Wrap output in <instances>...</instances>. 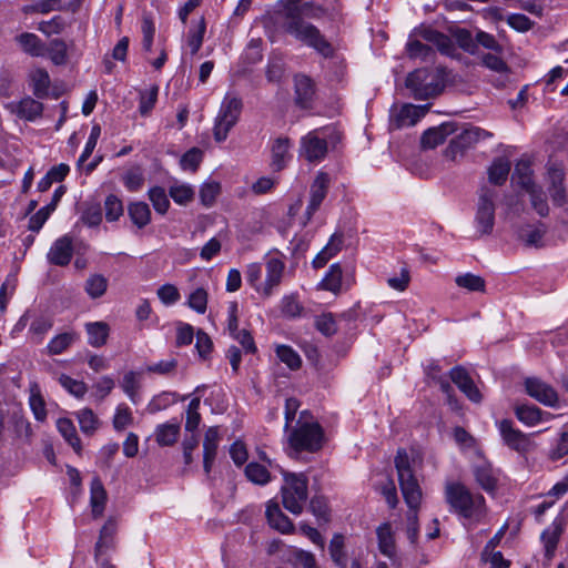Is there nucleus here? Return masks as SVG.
<instances>
[{
    "label": "nucleus",
    "mask_w": 568,
    "mask_h": 568,
    "mask_svg": "<svg viewBox=\"0 0 568 568\" xmlns=\"http://www.w3.org/2000/svg\"><path fill=\"white\" fill-rule=\"evenodd\" d=\"M509 171V161L504 158H498L488 169V179L493 184L501 185L506 182Z\"/></svg>",
    "instance_id": "e433bc0d"
},
{
    "label": "nucleus",
    "mask_w": 568,
    "mask_h": 568,
    "mask_svg": "<svg viewBox=\"0 0 568 568\" xmlns=\"http://www.w3.org/2000/svg\"><path fill=\"white\" fill-rule=\"evenodd\" d=\"M343 272L339 263H334L329 266L327 273L318 284L320 288L324 291L338 294L342 288Z\"/></svg>",
    "instance_id": "2f4dec72"
},
{
    "label": "nucleus",
    "mask_w": 568,
    "mask_h": 568,
    "mask_svg": "<svg viewBox=\"0 0 568 568\" xmlns=\"http://www.w3.org/2000/svg\"><path fill=\"white\" fill-rule=\"evenodd\" d=\"M65 28V21L61 16H54L48 21H41L38 24V30L47 37L59 34Z\"/></svg>",
    "instance_id": "338daca9"
},
{
    "label": "nucleus",
    "mask_w": 568,
    "mask_h": 568,
    "mask_svg": "<svg viewBox=\"0 0 568 568\" xmlns=\"http://www.w3.org/2000/svg\"><path fill=\"white\" fill-rule=\"evenodd\" d=\"M527 394L546 406H556L558 402L557 392L548 384L536 377L525 381Z\"/></svg>",
    "instance_id": "4468645a"
},
{
    "label": "nucleus",
    "mask_w": 568,
    "mask_h": 568,
    "mask_svg": "<svg viewBox=\"0 0 568 568\" xmlns=\"http://www.w3.org/2000/svg\"><path fill=\"white\" fill-rule=\"evenodd\" d=\"M245 476L251 483L261 486L268 484L272 479L266 466L255 462H251L246 465Z\"/></svg>",
    "instance_id": "a19ab883"
},
{
    "label": "nucleus",
    "mask_w": 568,
    "mask_h": 568,
    "mask_svg": "<svg viewBox=\"0 0 568 568\" xmlns=\"http://www.w3.org/2000/svg\"><path fill=\"white\" fill-rule=\"evenodd\" d=\"M116 532V523L108 519L100 530L99 539L95 544V558L101 559L102 554L106 552L113 546L114 535Z\"/></svg>",
    "instance_id": "cd10ccee"
},
{
    "label": "nucleus",
    "mask_w": 568,
    "mask_h": 568,
    "mask_svg": "<svg viewBox=\"0 0 568 568\" xmlns=\"http://www.w3.org/2000/svg\"><path fill=\"white\" fill-rule=\"evenodd\" d=\"M284 484L281 488L283 506L292 514L303 511L308 498V480L302 473L282 470Z\"/></svg>",
    "instance_id": "20e7f679"
},
{
    "label": "nucleus",
    "mask_w": 568,
    "mask_h": 568,
    "mask_svg": "<svg viewBox=\"0 0 568 568\" xmlns=\"http://www.w3.org/2000/svg\"><path fill=\"white\" fill-rule=\"evenodd\" d=\"M72 255V239L69 235H63L53 242L47 258L53 265L64 266L70 263Z\"/></svg>",
    "instance_id": "dca6fc26"
},
{
    "label": "nucleus",
    "mask_w": 568,
    "mask_h": 568,
    "mask_svg": "<svg viewBox=\"0 0 568 568\" xmlns=\"http://www.w3.org/2000/svg\"><path fill=\"white\" fill-rule=\"evenodd\" d=\"M265 515L268 525L278 530L282 534H288L293 530V524L280 509L278 505L273 501H268L266 505Z\"/></svg>",
    "instance_id": "5701e85b"
},
{
    "label": "nucleus",
    "mask_w": 568,
    "mask_h": 568,
    "mask_svg": "<svg viewBox=\"0 0 568 568\" xmlns=\"http://www.w3.org/2000/svg\"><path fill=\"white\" fill-rule=\"evenodd\" d=\"M30 81L33 94L37 98H44L48 95L50 88V77L44 69H36L30 73Z\"/></svg>",
    "instance_id": "c9c22d12"
},
{
    "label": "nucleus",
    "mask_w": 568,
    "mask_h": 568,
    "mask_svg": "<svg viewBox=\"0 0 568 568\" xmlns=\"http://www.w3.org/2000/svg\"><path fill=\"white\" fill-rule=\"evenodd\" d=\"M205 31L206 22L205 19L202 17L196 22V24L189 30L187 33V45L190 48L191 54H196L200 51L203 43Z\"/></svg>",
    "instance_id": "79ce46f5"
},
{
    "label": "nucleus",
    "mask_w": 568,
    "mask_h": 568,
    "mask_svg": "<svg viewBox=\"0 0 568 568\" xmlns=\"http://www.w3.org/2000/svg\"><path fill=\"white\" fill-rule=\"evenodd\" d=\"M477 484L487 493H493L497 488L498 477L490 465L477 466L474 470Z\"/></svg>",
    "instance_id": "473e14b6"
},
{
    "label": "nucleus",
    "mask_w": 568,
    "mask_h": 568,
    "mask_svg": "<svg viewBox=\"0 0 568 568\" xmlns=\"http://www.w3.org/2000/svg\"><path fill=\"white\" fill-rule=\"evenodd\" d=\"M561 530L558 525H552L545 529L541 534V541L545 547V555L548 559H551L557 548Z\"/></svg>",
    "instance_id": "49530a36"
},
{
    "label": "nucleus",
    "mask_w": 568,
    "mask_h": 568,
    "mask_svg": "<svg viewBox=\"0 0 568 568\" xmlns=\"http://www.w3.org/2000/svg\"><path fill=\"white\" fill-rule=\"evenodd\" d=\"M376 535L381 554L393 559L396 556V542L390 525L385 523L378 526Z\"/></svg>",
    "instance_id": "393cba45"
},
{
    "label": "nucleus",
    "mask_w": 568,
    "mask_h": 568,
    "mask_svg": "<svg viewBox=\"0 0 568 568\" xmlns=\"http://www.w3.org/2000/svg\"><path fill=\"white\" fill-rule=\"evenodd\" d=\"M399 487L409 509H418L422 501V490L413 473L409 457L405 449H398L395 457Z\"/></svg>",
    "instance_id": "39448f33"
},
{
    "label": "nucleus",
    "mask_w": 568,
    "mask_h": 568,
    "mask_svg": "<svg viewBox=\"0 0 568 568\" xmlns=\"http://www.w3.org/2000/svg\"><path fill=\"white\" fill-rule=\"evenodd\" d=\"M455 283L457 286L470 292L485 291V280L481 276L471 273H465L456 276Z\"/></svg>",
    "instance_id": "3c124183"
},
{
    "label": "nucleus",
    "mask_w": 568,
    "mask_h": 568,
    "mask_svg": "<svg viewBox=\"0 0 568 568\" xmlns=\"http://www.w3.org/2000/svg\"><path fill=\"white\" fill-rule=\"evenodd\" d=\"M511 181L514 184L520 186L525 191L537 185L532 180V170L528 160L520 159L516 163L511 175Z\"/></svg>",
    "instance_id": "bb28decb"
},
{
    "label": "nucleus",
    "mask_w": 568,
    "mask_h": 568,
    "mask_svg": "<svg viewBox=\"0 0 568 568\" xmlns=\"http://www.w3.org/2000/svg\"><path fill=\"white\" fill-rule=\"evenodd\" d=\"M424 37L428 41L433 42L443 54L450 57L454 55L456 48L449 37L437 31H427Z\"/></svg>",
    "instance_id": "a18cd8bd"
},
{
    "label": "nucleus",
    "mask_w": 568,
    "mask_h": 568,
    "mask_svg": "<svg viewBox=\"0 0 568 568\" xmlns=\"http://www.w3.org/2000/svg\"><path fill=\"white\" fill-rule=\"evenodd\" d=\"M449 375L453 383L468 397L469 400L474 403L481 402L483 397L478 387L475 385L474 381L464 367H454Z\"/></svg>",
    "instance_id": "2eb2a0df"
},
{
    "label": "nucleus",
    "mask_w": 568,
    "mask_h": 568,
    "mask_svg": "<svg viewBox=\"0 0 568 568\" xmlns=\"http://www.w3.org/2000/svg\"><path fill=\"white\" fill-rule=\"evenodd\" d=\"M10 109L19 118L24 119L27 121H33L41 115L43 105L41 102L32 98H24L19 103L11 104Z\"/></svg>",
    "instance_id": "a878e982"
},
{
    "label": "nucleus",
    "mask_w": 568,
    "mask_h": 568,
    "mask_svg": "<svg viewBox=\"0 0 568 568\" xmlns=\"http://www.w3.org/2000/svg\"><path fill=\"white\" fill-rule=\"evenodd\" d=\"M316 328L326 336H332L337 332V324L332 313H324L315 320Z\"/></svg>",
    "instance_id": "774afa93"
},
{
    "label": "nucleus",
    "mask_w": 568,
    "mask_h": 568,
    "mask_svg": "<svg viewBox=\"0 0 568 568\" xmlns=\"http://www.w3.org/2000/svg\"><path fill=\"white\" fill-rule=\"evenodd\" d=\"M428 111V105L405 104L395 116L396 128L415 125Z\"/></svg>",
    "instance_id": "412c9836"
},
{
    "label": "nucleus",
    "mask_w": 568,
    "mask_h": 568,
    "mask_svg": "<svg viewBox=\"0 0 568 568\" xmlns=\"http://www.w3.org/2000/svg\"><path fill=\"white\" fill-rule=\"evenodd\" d=\"M455 132L453 123H443L439 126L430 128L422 135V146L434 149L445 142L446 138Z\"/></svg>",
    "instance_id": "aec40b11"
},
{
    "label": "nucleus",
    "mask_w": 568,
    "mask_h": 568,
    "mask_svg": "<svg viewBox=\"0 0 568 568\" xmlns=\"http://www.w3.org/2000/svg\"><path fill=\"white\" fill-rule=\"evenodd\" d=\"M546 233L544 225L539 226H526L518 231V237L526 246L538 247L541 244V240Z\"/></svg>",
    "instance_id": "37998d69"
},
{
    "label": "nucleus",
    "mask_w": 568,
    "mask_h": 568,
    "mask_svg": "<svg viewBox=\"0 0 568 568\" xmlns=\"http://www.w3.org/2000/svg\"><path fill=\"white\" fill-rule=\"evenodd\" d=\"M445 499L452 511L473 524L480 523L487 514L484 496L471 493L462 483H447L445 486Z\"/></svg>",
    "instance_id": "f03ea898"
},
{
    "label": "nucleus",
    "mask_w": 568,
    "mask_h": 568,
    "mask_svg": "<svg viewBox=\"0 0 568 568\" xmlns=\"http://www.w3.org/2000/svg\"><path fill=\"white\" fill-rule=\"evenodd\" d=\"M405 84L416 100H426L443 91L444 80L438 71L417 69L407 75Z\"/></svg>",
    "instance_id": "423d86ee"
},
{
    "label": "nucleus",
    "mask_w": 568,
    "mask_h": 568,
    "mask_svg": "<svg viewBox=\"0 0 568 568\" xmlns=\"http://www.w3.org/2000/svg\"><path fill=\"white\" fill-rule=\"evenodd\" d=\"M515 413L517 418L527 426H535L542 420V412L536 406H518Z\"/></svg>",
    "instance_id": "de8ad7c7"
},
{
    "label": "nucleus",
    "mask_w": 568,
    "mask_h": 568,
    "mask_svg": "<svg viewBox=\"0 0 568 568\" xmlns=\"http://www.w3.org/2000/svg\"><path fill=\"white\" fill-rule=\"evenodd\" d=\"M104 211L109 222L118 221L123 214V203L116 195L110 194L104 201Z\"/></svg>",
    "instance_id": "e2e57ef3"
},
{
    "label": "nucleus",
    "mask_w": 568,
    "mask_h": 568,
    "mask_svg": "<svg viewBox=\"0 0 568 568\" xmlns=\"http://www.w3.org/2000/svg\"><path fill=\"white\" fill-rule=\"evenodd\" d=\"M209 292L204 287L193 290L186 300V305L197 314H204L207 308Z\"/></svg>",
    "instance_id": "c03bdc74"
},
{
    "label": "nucleus",
    "mask_w": 568,
    "mask_h": 568,
    "mask_svg": "<svg viewBox=\"0 0 568 568\" xmlns=\"http://www.w3.org/2000/svg\"><path fill=\"white\" fill-rule=\"evenodd\" d=\"M106 501V491L100 481V479L94 478L91 483V507L93 516L100 517L104 510Z\"/></svg>",
    "instance_id": "f704fd0d"
},
{
    "label": "nucleus",
    "mask_w": 568,
    "mask_h": 568,
    "mask_svg": "<svg viewBox=\"0 0 568 568\" xmlns=\"http://www.w3.org/2000/svg\"><path fill=\"white\" fill-rule=\"evenodd\" d=\"M344 244V236L341 233H334L328 243L322 248V251L314 257L312 265L314 268L323 267L331 258L341 252Z\"/></svg>",
    "instance_id": "4be33fe9"
},
{
    "label": "nucleus",
    "mask_w": 568,
    "mask_h": 568,
    "mask_svg": "<svg viewBox=\"0 0 568 568\" xmlns=\"http://www.w3.org/2000/svg\"><path fill=\"white\" fill-rule=\"evenodd\" d=\"M332 560L338 568H346L345 538L341 534H335L328 546Z\"/></svg>",
    "instance_id": "4c0bfd02"
},
{
    "label": "nucleus",
    "mask_w": 568,
    "mask_h": 568,
    "mask_svg": "<svg viewBox=\"0 0 568 568\" xmlns=\"http://www.w3.org/2000/svg\"><path fill=\"white\" fill-rule=\"evenodd\" d=\"M278 11L280 26L283 32L296 42L313 49L323 58H333L335 49L321 30L307 21L311 3L301 0H282Z\"/></svg>",
    "instance_id": "f257e3e1"
},
{
    "label": "nucleus",
    "mask_w": 568,
    "mask_h": 568,
    "mask_svg": "<svg viewBox=\"0 0 568 568\" xmlns=\"http://www.w3.org/2000/svg\"><path fill=\"white\" fill-rule=\"evenodd\" d=\"M220 434L217 427H210L204 435L203 440V467L206 474L211 471L216 457Z\"/></svg>",
    "instance_id": "6ab92c4d"
},
{
    "label": "nucleus",
    "mask_w": 568,
    "mask_h": 568,
    "mask_svg": "<svg viewBox=\"0 0 568 568\" xmlns=\"http://www.w3.org/2000/svg\"><path fill=\"white\" fill-rule=\"evenodd\" d=\"M295 101L302 108H308L315 94L314 83L310 77L298 74L294 79Z\"/></svg>",
    "instance_id": "b1692460"
},
{
    "label": "nucleus",
    "mask_w": 568,
    "mask_h": 568,
    "mask_svg": "<svg viewBox=\"0 0 568 568\" xmlns=\"http://www.w3.org/2000/svg\"><path fill=\"white\" fill-rule=\"evenodd\" d=\"M79 335L75 332H65L54 336L48 344V353L51 355H58L64 352L68 347H70L77 339Z\"/></svg>",
    "instance_id": "ea45409f"
},
{
    "label": "nucleus",
    "mask_w": 568,
    "mask_h": 568,
    "mask_svg": "<svg viewBox=\"0 0 568 568\" xmlns=\"http://www.w3.org/2000/svg\"><path fill=\"white\" fill-rule=\"evenodd\" d=\"M221 192V185L217 182H207L201 186L200 200L204 206H212Z\"/></svg>",
    "instance_id": "69168bd1"
},
{
    "label": "nucleus",
    "mask_w": 568,
    "mask_h": 568,
    "mask_svg": "<svg viewBox=\"0 0 568 568\" xmlns=\"http://www.w3.org/2000/svg\"><path fill=\"white\" fill-rule=\"evenodd\" d=\"M58 381L63 388L78 398H82L88 390L84 382L74 379L65 374H61Z\"/></svg>",
    "instance_id": "052dcab7"
},
{
    "label": "nucleus",
    "mask_w": 568,
    "mask_h": 568,
    "mask_svg": "<svg viewBox=\"0 0 568 568\" xmlns=\"http://www.w3.org/2000/svg\"><path fill=\"white\" fill-rule=\"evenodd\" d=\"M29 405L38 422H44L47 419L45 403L37 386L31 388Z\"/></svg>",
    "instance_id": "4d7b16f0"
},
{
    "label": "nucleus",
    "mask_w": 568,
    "mask_h": 568,
    "mask_svg": "<svg viewBox=\"0 0 568 568\" xmlns=\"http://www.w3.org/2000/svg\"><path fill=\"white\" fill-rule=\"evenodd\" d=\"M276 356L291 369H298L302 365L301 356L296 351L287 345H277L275 348Z\"/></svg>",
    "instance_id": "8fccbe9b"
},
{
    "label": "nucleus",
    "mask_w": 568,
    "mask_h": 568,
    "mask_svg": "<svg viewBox=\"0 0 568 568\" xmlns=\"http://www.w3.org/2000/svg\"><path fill=\"white\" fill-rule=\"evenodd\" d=\"M526 192L530 196V203L532 209L540 215L547 216L549 213V206L545 197L544 191L539 185H536Z\"/></svg>",
    "instance_id": "6e6d98bb"
},
{
    "label": "nucleus",
    "mask_w": 568,
    "mask_h": 568,
    "mask_svg": "<svg viewBox=\"0 0 568 568\" xmlns=\"http://www.w3.org/2000/svg\"><path fill=\"white\" fill-rule=\"evenodd\" d=\"M77 418L81 428V432L87 435H92L100 426V422L97 415L90 408H83L78 412Z\"/></svg>",
    "instance_id": "09e8293b"
},
{
    "label": "nucleus",
    "mask_w": 568,
    "mask_h": 568,
    "mask_svg": "<svg viewBox=\"0 0 568 568\" xmlns=\"http://www.w3.org/2000/svg\"><path fill=\"white\" fill-rule=\"evenodd\" d=\"M108 288V280L101 274L91 275L87 282L84 290L91 298L101 297Z\"/></svg>",
    "instance_id": "603ef678"
},
{
    "label": "nucleus",
    "mask_w": 568,
    "mask_h": 568,
    "mask_svg": "<svg viewBox=\"0 0 568 568\" xmlns=\"http://www.w3.org/2000/svg\"><path fill=\"white\" fill-rule=\"evenodd\" d=\"M128 214L139 229L145 227L151 222V211L144 202H133L128 206Z\"/></svg>",
    "instance_id": "72a5a7b5"
},
{
    "label": "nucleus",
    "mask_w": 568,
    "mask_h": 568,
    "mask_svg": "<svg viewBox=\"0 0 568 568\" xmlns=\"http://www.w3.org/2000/svg\"><path fill=\"white\" fill-rule=\"evenodd\" d=\"M327 129L321 128L310 131L301 139L300 156L307 162L323 161L328 153Z\"/></svg>",
    "instance_id": "6e6552de"
},
{
    "label": "nucleus",
    "mask_w": 568,
    "mask_h": 568,
    "mask_svg": "<svg viewBox=\"0 0 568 568\" xmlns=\"http://www.w3.org/2000/svg\"><path fill=\"white\" fill-rule=\"evenodd\" d=\"M88 343L93 347H101L106 343L110 327L105 322H92L85 324Z\"/></svg>",
    "instance_id": "7c9ffc66"
},
{
    "label": "nucleus",
    "mask_w": 568,
    "mask_h": 568,
    "mask_svg": "<svg viewBox=\"0 0 568 568\" xmlns=\"http://www.w3.org/2000/svg\"><path fill=\"white\" fill-rule=\"evenodd\" d=\"M266 277L263 282V285L258 288V293L264 297H270L273 294L274 288H276L281 282L285 270V262L278 255V253L274 255H267L266 262Z\"/></svg>",
    "instance_id": "9b49d317"
},
{
    "label": "nucleus",
    "mask_w": 568,
    "mask_h": 568,
    "mask_svg": "<svg viewBox=\"0 0 568 568\" xmlns=\"http://www.w3.org/2000/svg\"><path fill=\"white\" fill-rule=\"evenodd\" d=\"M329 181L331 180L327 173L318 172L313 183L311 184L310 201L305 210L307 222L311 221L312 216L320 209L321 204L326 197Z\"/></svg>",
    "instance_id": "ddd939ff"
},
{
    "label": "nucleus",
    "mask_w": 568,
    "mask_h": 568,
    "mask_svg": "<svg viewBox=\"0 0 568 568\" xmlns=\"http://www.w3.org/2000/svg\"><path fill=\"white\" fill-rule=\"evenodd\" d=\"M493 134L478 126L464 129L450 143L453 149L464 151L471 148L480 140L490 138Z\"/></svg>",
    "instance_id": "f3484780"
},
{
    "label": "nucleus",
    "mask_w": 568,
    "mask_h": 568,
    "mask_svg": "<svg viewBox=\"0 0 568 568\" xmlns=\"http://www.w3.org/2000/svg\"><path fill=\"white\" fill-rule=\"evenodd\" d=\"M149 200L151 201L154 210L159 214H165L170 207V201L165 193V190L160 186L151 187L148 192Z\"/></svg>",
    "instance_id": "864d4df0"
},
{
    "label": "nucleus",
    "mask_w": 568,
    "mask_h": 568,
    "mask_svg": "<svg viewBox=\"0 0 568 568\" xmlns=\"http://www.w3.org/2000/svg\"><path fill=\"white\" fill-rule=\"evenodd\" d=\"M290 149L291 141L288 138L280 136L273 141L271 146V166L274 171H281L286 166L291 160Z\"/></svg>",
    "instance_id": "a211bd4d"
},
{
    "label": "nucleus",
    "mask_w": 568,
    "mask_h": 568,
    "mask_svg": "<svg viewBox=\"0 0 568 568\" xmlns=\"http://www.w3.org/2000/svg\"><path fill=\"white\" fill-rule=\"evenodd\" d=\"M200 397H194L187 405L186 409V420H185V429L187 432H194L200 423H201V414H200Z\"/></svg>",
    "instance_id": "680f3d73"
},
{
    "label": "nucleus",
    "mask_w": 568,
    "mask_h": 568,
    "mask_svg": "<svg viewBox=\"0 0 568 568\" xmlns=\"http://www.w3.org/2000/svg\"><path fill=\"white\" fill-rule=\"evenodd\" d=\"M504 443L519 454H526L534 448L530 436L514 427L513 422L503 419L497 423Z\"/></svg>",
    "instance_id": "9d476101"
},
{
    "label": "nucleus",
    "mask_w": 568,
    "mask_h": 568,
    "mask_svg": "<svg viewBox=\"0 0 568 568\" xmlns=\"http://www.w3.org/2000/svg\"><path fill=\"white\" fill-rule=\"evenodd\" d=\"M495 190L484 186L480 189L475 224L481 235L490 234L495 224Z\"/></svg>",
    "instance_id": "1a4fd4ad"
},
{
    "label": "nucleus",
    "mask_w": 568,
    "mask_h": 568,
    "mask_svg": "<svg viewBox=\"0 0 568 568\" xmlns=\"http://www.w3.org/2000/svg\"><path fill=\"white\" fill-rule=\"evenodd\" d=\"M16 41L26 53L32 57H41L45 52L44 43L34 33L23 32L16 38Z\"/></svg>",
    "instance_id": "c756f323"
},
{
    "label": "nucleus",
    "mask_w": 568,
    "mask_h": 568,
    "mask_svg": "<svg viewBox=\"0 0 568 568\" xmlns=\"http://www.w3.org/2000/svg\"><path fill=\"white\" fill-rule=\"evenodd\" d=\"M59 433L68 442L70 446L77 452H81V440L77 434L73 423L69 418H60L57 422Z\"/></svg>",
    "instance_id": "58836bf2"
},
{
    "label": "nucleus",
    "mask_w": 568,
    "mask_h": 568,
    "mask_svg": "<svg viewBox=\"0 0 568 568\" xmlns=\"http://www.w3.org/2000/svg\"><path fill=\"white\" fill-rule=\"evenodd\" d=\"M63 6L60 0H41L33 4H27L22 7V12L26 14L30 13H42L47 14L51 11L62 10Z\"/></svg>",
    "instance_id": "13d9d810"
},
{
    "label": "nucleus",
    "mask_w": 568,
    "mask_h": 568,
    "mask_svg": "<svg viewBox=\"0 0 568 568\" xmlns=\"http://www.w3.org/2000/svg\"><path fill=\"white\" fill-rule=\"evenodd\" d=\"M242 100L234 94H226L215 118L213 135L215 141L226 140L232 128L237 123L242 112Z\"/></svg>",
    "instance_id": "0eeeda50"
},
{
    "label": "nucleus",
    "mask_w": 568,
    "mask_h": 568,
    "mask_svg": "<svg viewBox=\"0 0 568 568\" xmlns=\"http://www.w3.org/2000/svg\"><path fill=\"white\" fill-rule=\"evenodd\" d=\"M565 173L562 169L557 165H549L547 169V190L551 197L554 205L562 206L568 203V195L564 184Z\"/></svg>",
    "instance_id": "f8f14e48"
},
{
    "label": "nucleus",
    "mask_w": 568,
    "mask_h": 568,
    "mask_svg": "<svg viewBox=\"0 0 568 568\" xmlns=\"http://www.w3.org/2000/svg\"><path fill=\"white\" fill-rule=\"evenodd\" d=\"M178 367V361L173 357L162 359L158 363L150 364L145 367V372L149 374H158L162 376H169L175 373Z\"/></svg>",
    "instance_id": "0e129e2a"
},
{
    "label": "nucleus",
    "mask_w": 568,
    "mask_h": 568,
    "mask_svg": "<svg viewBox=\"0 0 568 568\" xmlns=\"http://www.w3.org/2000/svg\"><path fill=\"white\" fill-rule=\"evenodd\" d=\"M324 432L317 422L297 420L287 436L290 448L294 454L301 452L315 453L323 446Z\"/></svg>",
    "instance_id": "7ed1b4c3"
},
{
    "label": "nucleus",
    "mask_w": 568,
    "mask_h": 568,
    "mask_svg": "<svg viewBox=\"0 0 568 568\" xmlns=\"http://www.w3.org/2000/svg\"><path fill=\"white\" fill-rule=\"evenodd\" d=\"M124 186L130 192H136L142 189L144 184L143 171L140 166L129 169L122 176Z\"/></svg>",
    "instance_id": "5fc2aeb1"
},
{
    "label": "nucleus",
    "mask_w": 568,
    "mask_h": 568,
    "mask_svg": "<svg viewBox=\"0 0 568 568\" xmlns=\"http://www.w3.org/2000/svg\"><path fill=\"white\" fill-rule=\"evenodd\" d=\"M179 434L180 423L178 420L158 425L154 433L155 440L160 446L173 445L178 440Z\"/></svg>",
    "instance_id": "c85d7f7f"
},
{
    "label": "nucleus",
    "mask_w": 568,
    "mask_h": 568,
    "mask_svg": "<svg viewBox=\"0 0 568 568\" xmlns=\"http://www.w3.org/2000/svg\"><path fill=\"white\" fill-rule=\"evenodd\" d=\"M169 194L176 204L186 205L193 200L194 190L187 184H174Z\"/></svg>",
    "instance_id": "bf43d9fd"
}]
</instances>
